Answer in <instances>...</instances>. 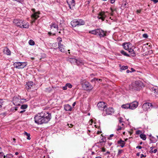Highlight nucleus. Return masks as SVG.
Returning <instances> with one entry per match:
<instances>
[{
	"mask_svg": "<svg viewBox=\"0 0 158 158\" xmlns=\"http://www.w3.org/2000/svg\"><path fill=\"white\" fill-rule=\"evenodd\" d=\"M51 118V114L46 111L42 112L36 114L34 117L35 123L41 124L48 123Z\"/></svg>",
	"mask_w": 158,
	"mask_h": 158,
	"instance_id": "nucleus-1",
	"label": "nucleus"
},
{
	"mask_svg": "<svg viewBox=\"0 0 158 158\" xmlns=\"http://www.w3.org/2000/svg\"><path fill=\"white\" fill-rule=\"evenodd\" d=\"M13 23L17 26L21 28H28L29 27V24L28 23H25L22 22V20H20L18 19L14 20Z\"/></svg>",
	"mask_w": 158,
	"mask_h": 158,
	"instance_id": "nucleus-2",
	"label": "nucleus"
},
{
	"mask_svg": "<svg viewBox=\"0 0 158 158\" xmlns=\"http://www.w3.org/2000/svg\"><path fill=\"white\" fill-rule=\"evenodd\" d=\"M124 48L126 50H128L132 56H134L135 54L133 50L131 48V45L130 43H124L123 45Z\"/></svg>",
	"mask_w": 158,
	"mask_h": 158,
	"instance_id": "nucleus-3",
	"label": "nucleus"
},
{
	"mask_svg": "<svg viewBox=\"0 0 158 158\" xmlns=\"http://www.w3.org/2000/svg\"><path fill=\"white\" fill-rule=\"evenodd\" d=\"M89 33L93 34L98 35L100 37H102L106 35V32L104 30H90Z\"/></svg>",
	"mask_w": 158,
	"mask_h": 158,
	"instance_id": "nucleus-4",
	"label": "nucleus"
},
{
	"mask_svg": "<svg viewBox=\"0 0 158 158\" xmlns=\"http://www.w3.org/2000/svg\"><path fill=\"white\" fill-rule=\"evenodd\" d=\"M82 87L86 90H91L93 89L92 86L89 83L85 80H84L82 83Z\"/></svg>",
	"mask_w": 158,
	"mask_h": 158,
	"instance_id": "nucleus-5",
	"label": "nucleus"
},
{
	"mask_svg": "<svg viewBox=\"0 0 158 158\" xmlns=\"http://www.w3.org/2000/svg\"><path fill=\"white\" fill-rule=\"evenodd\" d=\"M114 110L112 108H106L105 109H103V113L102 114L103 115H109L113 113Z\"/></svg>",
	"mask_w": 158,
	"mask_h": 158,
	"instance_id": "nucleus-6",
	"label": "nucleus"
},
{
	"mask_svg": "<svg viewBox=\"0 0 158 158\" xmlns=\"http://www.w3.org/2000/svg\"><path fill=\"white\" fill-rule=\"evenodd\" d=\"M153 107V105L151 103L146 102L143 105L142 108L143 110L147 111L150 109L151 107L152 108Z\"/></svg>",
	"mask_w": 158,
	"mask_h": 158,
	"instance_id": "nucleus-7",
	"label": "nucleus"
},
{
	"mask_svg": "<svg viewBox=\"0 0 158 158\" xmlns=\"http://www.w3.org/2000/svg\"><path fill=\"white\" fill-rule=\"evenodd\" d=\"M97 106L99 109L100 110H103V109H105L106 108V106L105 105V103L103 102H100L98 103Z\"/></svg>",
	"mask_w": 158,
	"mask_h": 158,
	"instance_id": "nucleus-8",
	"label": "nucleus"
},
{
	"mask_svg": "<svg viewBox=\"0 0 158 158\" xmlns=\"http://www.w3.org/2000/svg\"><path fill=\"white\" fill-rule=\"evenodd\" d=\"M58 48L59 50L61 52H66V49L65 48V46L62 44L60 42H58Z\"/></svg>",
	"mask_w": 158,
	"mask_h": 158,
	"instance_id": "nucleus-9",
	"label": "nucleus"
},
{
	"mask_svg": "<svg viewBox=\"0 0 158 158\" xmlns=\"http://www.w3.org/2000/svg\"><path fill=\"white\" fill-rule=\"evenodd\" d=\"M138 102L136 101H134L129 104L130 105V109L134 110L138 106Z\"/></svg>",
	"mask_w": 158,
	"mask_h": 158,
	"instance_id": "nucleus-10",
	"label": "nucleus"
},
{
	"mask_svg": "<svg viewBox=\"0 0 158 158\" xmlns=\"http://www.w3.org/2000/svg\"><path fill=\"white\" fill-rule=\"evenodd\" d=\"M106 17L105 12L102 11L99 13L97 17L98 19H101L103 21L104 20Z\"/></svg>",
	"mask_w": 158,
	"mask_h": 158,
	"instance_id": "nucleus-11",
	"label": "nucleus"
},
{
	"mask_svg": "<svg viewBox=\"0 0 158 158\" xmlns=\"http://www.w3.org/2000/svg\"><path fill=\"white\" fill-rule=\"evenodd\" d=\"M67 3L69 5L70 9H73V8L75 6V2L74 0H67Z\"/></svg>",
	"mask_w": 158,
	"mask_h": 158,
	"instance_id": "nucleus-12",
	"label": "nucleus"
},
{
	"mask_svg": "<svg viewBox=\"0 0 158 158\" xmlns=\"http://www.w3.org/2000/svg\"><path fill=\"white\" fill-rule=\"evenodd\" d=\"M39 13L34 12V13L32 15L31 17L32 19V22H34L35 20L39 17Z\"/></svg>",
	"mask_w": 158,
	"mask_h": 158,
	"instance_id": "nucleus-13",
	"label": "nucleus"
},
{
	"mask_svg": "<svg viewBox=\"0 0 158 158\" xmlns=\"http://www.w3.org/2000/svg\"><path fill=\"white\" fill-rule=\"evenodd\" d=\"M151 90L152 92L155 94V96L156 97H158V87H153L151 89Z\"/></svg>",
	"mask_w": 158,
	"mask_h": 158,
	"instance_id": "nucleus-14",
	"label": "nucleus"
},
{
	"mask_svg": "<svg viewBox=\"0 0 158 158\" xmlns=\"http://www.w3.org/2000/svg\"><path fill=\"white\" fill-rule=\"evenodd\" d=\"M64 108L66 111H71L72 110V108L69 104H66L64 106Z\"/></svg>",
	"mask_w": 158,
	"mask_h": 158,
	"instance_id": "nucleus-15",
	"label": "nucleus"
},
{
	"mask_svg": "<svg viewBox=\"0 0 158 158\" xmlns=\"http://www.w3.org/2000/svg\"><path fill=\"white\" fill-rule=\"evenodd\" d=\"M3 52L4 54L7 55H10L11 54L10 50L7 47H6L4 49Z\"/></svg>",
	"mask_w": 158,
	"mask_h": 158,
	"instance_id": "nucleus-16",
	"label": "nucleus"
},
{
	"mask_svg": "<svg viewBox=\"0 0 158 158\" xmlns=\"http://www.w3.org/2000/svg\"><path fill=\"white\" fill-rule=\"evenodd\" d=\"M71 25L73 27L78 26L77 19H74L71 22Z\"/></svg>",
	"mask_w": 158,
	"mask_h": 158,
	"instance_id": "nucleus-17",
	"label": "nucleus"
},
{
	"mask_svg": "<svg viewBox=\"0 0 158 158\" xmlns=\"http://www.w3.org/2000/svg\"><path fill=\"white\" fill-rule=\"evenodd\" d=\"M69 61L72 64L76 63L77 65L80 64L79 63H78V62H80V61L78 60L75 59H69Z\"/></svg>",
	"mask_w": 158,
	"mask_h": 158,
	"instance_id": "nucleus-18",
	"label": "nucleus"
},
{
	"mask_svg": "<svg viewBox=\"0 0 158 158\" xmlns=\"http://www.w3.org/2000/svg\"><path fill=\"white\" fill-rule=\"evenodd\" d=\"M117 143L120 145V146L122 148H123L124 147L125 143V142L121 139L118 141Z\"/></svg>",
	"mask_w": 158,
	"mask_h": 158,
	"instance_id": "nucleus-19",
	"label": "nucleus"
},
{
	"mask_svg": "<svg viewBox=\"0 0 158 158\" xmlns=\"http://www.w3.org/2000/svg\"><path fill=\"white\" fill-rule=\"evenodd\" d=\"M77 23L78 24V26H80L82 25H84L85 24L84 21L81 19H77Z\"/></svg>",
	"mask_w": 158,
	"mask_h": 158,
	"instance_id": "nucleus-20",
	"label": "nucleus"
},
{
	"mask_svg": "<svg viewBox=\"0 0 158 158\" xmlns=\"http://www.w3.org/2000/svg\"><path fill=\"white\" fill-rule=\"evenodd\" d=\"M50 28L51 29H58V26L55 23H52L50 25Z\"/></svg>",
	"mask_w": 158,
	"mask_h": 158,
	"instance_id": "nucleus-21",
	"label": "nucleus"
},
{
	"mask_svg": "<svg viewBox=\"0 0 158 158\" xmlns=\"http://www.w3.org/2000/svg\"><path fill=\"white\" fill-rule=\"evenodd\" d=\"M121 107L124 109H130V105L129 104H126L123 105Z\"/></svg>",
	"mask_w": 158,
	"mask_h": 158,
	"instance_id": "nucleus-22",
	"label": "nucleus"
},
{
	"mask_svg": "<svg viewBox=\"0 0 158 158\" xmlns=\"http://www.w3.org/2000/svg\"><path fill=\"white\" fill-rule=\"evenodd\" d=\"M21 62H16L14 63V65L15 67L17 69H19V66H20V64H21Z\"/></svg>",
	"mask_w": 158,
	"mask_h": 158,
	"instance_id": "nucleus-23",
	"label": "nucleus"
},
{
	"mask_svg": "<svg viewBox=\"0 0 158 158\" xmlns=\"http://www.w3.org/2000/svg\"><path fill=\"white\" fill-rule=\"evenodd\" d=\"M143 81H140L139 80V87H140L141 88H142L143 87H144V84L143 83Z\"/></svg>",
	"mask_w": 158,
	"mask_h": 158,
	"instance_id": "nucleus-24",
	"label": "nucleus"
},
{
	"mask_svg": "<svg viewBox=\"0 0 158 158\" xmlns=\"http://www.w3.org/2000/svg\"><path fill=\"white\" fill-rule=\"evenodd\" d=\"M140 137L143 140H145L146 139V135L143 133L140 134Z\"/></svg>",
	"mask_w": 158,
	"mask_h": 158,
	"instance_id": "nucleus-25",
	"label": "nucleus"
},
{
	"mask_svg": "<svg viewBox=\"0 0 158 158\" xmlns=\"http://www.w3.org/2000/svg\"><path fill=\"white\" fill-rule=\"evenodd\" d=\"M27 65V64L25 62H21V64H20V66H19V69H23Z\"/></svg>",
	"mask_w": 158,
	"mask_h": 158,
	"instance_id": "nucleus-26",
	"label": "nucleus"
},
{
	"mask_svg": "<svg viewBox=\"0 0 158 158\" xmlns=\"http://www.w3.org/2000/svg\"><path fill=\"white\" fill-rule=\"evenodd\" d=\"M27 85L28 86V88H31L33 85V83L32 81L28 82L27 83Z\"/></svg>",
	"mask_w": 158,
	"mask_h": 158,
	"instance_id": "nucleus-27",
	"label": "nucleus"
},
{
	"mask_svg": "<svg viewBox=\"0 0 158 158\" xmlns=\"http://www.w3.org/2000/svg\"><path fill=\"white\" fill-rule=\"evenodd\" d=\"M24 135L27 136V139L28 140H30L31 139L30 137V134L29 133H28L26 132H25Z\"/></svg>",
	"mask_w": 158,
	"mask_h": 158,
	"instance_id": "nucleus-28",
	"label": "nucleus"
},
{
	"mask_svg": "<svg viewBox=\"0 0 158 158\" xmlns=\"http://www.w3.org/2000/svg\"><path fill=\"white\" fill-rule=\"evenodd\" d=\"M132 84L133 88L137 89L138 87V85L137 82H136L135 83H133Z\"/></svg>",
	"mask_w": 158,
	"mask_h": 158,
	"instance_id": "nucleus-29",
	"label": "nucleus"
},
{
	"mask_svg": "<svg viewBox=\"0 0 158 158\" xmlns=\"http://www.w3.org/2000/svg\"><path fill=\"white\" fill-rule=\"evenodd\" d=\"M29 44L31 45H33L35 44V42L32 40H31L29 41Z\"/></svg>",
	"mask_w": 158,
	"mask_h": 158,
	"instance_id": "nucleus-30",
	"label": "nucleus"
},
{
	"mask_svg": "<svg viewBox=\"0 0 158 158\" xmlns=\"http://www.w3.org/2000/svg\"><path fill=\"white\" fill-rule=\"evenodd\" d=\"M121 53L124 55V56H129V55L125 51L123 50H122L121 51Z\"/></svg>",
	"mask_w": 158,
	"mask_h": 158,
	"instance_id": "nucleus-31",
	"label": "nucleus"
},
{
	"mask_svg": "<svg viewBox=\"0 0 158 158\" xmlns=\"http://www.w3.org/2000/svg\"><path fill=\"white\" fill-rule=\"evenodd\" d=\"M27 107V105H23L21 106V108L22 109H26Z\"/></svg>",
	"mask_w": 158,
	"mask_h": 158,
	"instance_id": "nucleus-32",
	"label": "nucleus"
},
{
	"mask_svg": "<svg viewBox=\"0 0 158 158\" xmlns=\"http://www.w3.org/2000/svg\"><path fill=\"white\" fill-rule=\"evenodd\" d=\"M128 67L127 66H123L121 68V69L122 70H125L128 69Z\"/></svg>",
	"mask_w": 158,
	"mask_h": 158,
	"instance_id": "nucleus-33",
	"label": "nucleus"
},
{
	"mask_svg": "<svg viewBox=\"0 0 158 158\" xmlns=\"http://www.w3.org/2000/svg\"><path fill=\"white\" fill-rule=\"evenodd\" d=\"M66 86L70 88H71L72 87V85L69 83L66 84Z\"/></svg>",
	"mask_w": 158,
	"mask_h": 158,
	"instance_id": "nucleus-34",
	"label": "nucleus"
},
{
	"mask_svg": "<svg viewBox=\"0 0 158 158\" xmlns=\"http://www.w3.org/2000/svg\"><path fill=\"white\" fill-rule=\"evenodd\" d=\"M143 37L145 38H147L148 37V36L147 34H144L143 35Z\"/></svg>",
	"mask_w": 158,
	"mask_h": 158,
	"instance_id": "nucleus-35",
	"label": "nucleus"
},
{
	"mask_svg": "<svg viewBox=\"0 0 158 158\" xmlns=\"http://www.w3.org/2000/svg\"><path fill=\"white\" fill-rule=\"evenodd\" d=\"M3 102L2 100L1 99L0 100V108L2 107V106L3 105Z\"/></svg>",
	"mask_w": 158,
	"mask_h": 158,
	"instance_id": "nucleus-36",
	"label": "nucleus"
},
{
	"mask_svg": "<svg viewBox=\"0 0 158 158\" xmlns=\"http://www.w3.org/2000/svg\"><path fill=\"white\" fill-rule=\"evenodd\" d=\"M146 157V155L145 154H141L140 155V158H145Z\"/></svg>",
	"mask_w": 158,
	"mask_h": 158,
	"instance_id": "nucleus-37",
	"label": "nucleus"
},
{
	"mask_svg": "<svg viewBox=\"0 0 158 158\" xmlns=\"http://www.w3.org/2000/svg\"><path fill=\"white\" fill-rule=\"evenodd\" d=\"M155 147H150V150L149 151V152L152 153V152L153 151V149L155 148Z\"/></svg>",
	"mask_w": 158,
	"mask_h": 158,
	"instance_id": "nucleus-38",
	"label": "nucleus"
},
{
	"mask_svg": "<svg viewBox=\"0 0 158 158\" xmlns=\"http://www.w3.org/2000/svg\"><path fill=\"white\" fill-rule=\"evenodd\" d=\"M57 41H59V42L61 43V42H62V40L61 38L60 37H58L57 38Z\"/></svg>",
	"mask_w": 158,
	"mask_h": 158,
	"instance_id": "nucleus-39",
	"label": "nucleus"
},
{
	"mask_svg": "<svg viewBox=\"0 0 158 158\" xmlns=\"http://www.w3.org/2000/svg\"><path fill=\"white\" fill-rule=\"evenodd\" d=\"M123 152V150H118V155H119L120 154H121L122 152Z\"/></svg>",
	"mask_w": 158,
	"mask_h": 158,
	"instance_id": "nucleus-40",
	"label": "nucleus"
},
{
	"mask_svg": "<svg viewBox=\"0 0 158 158\" xmlns=\"http://www.w3.org/2000/svg\"><path fill=\"white\" fill-rule=\"evenodd\" d=\"M123 118L121 117H120L119 118V121L120 123H122L123 121Z\"/></svg>",
	"mask_w": 158,
	"mask_h": 158,
	"instance_id": "nucleus-41",
	"label": "nucleus"
},
{
	"mask_svg": "<svg viewBox=\"0 0 158 158\" xmlns=\"http://www.w3.org/2000/svg\"><path fill=\"white\" fill-rule=\"evenodd\" d=\"M52 45L53 47L57 48V44L56 43L53 44Z\"/></svg>",
	"mask_w": 158,
	"mask_h": 158,
	"instance_id": "nucleus-42",
	"label": "nucleus"
},
{
	"mask_svg": "<svg viewBox=\"0 0 158 158\" xmlns=\"http://www.w3.org/2000/svg\"><path fill=\"white\" fill-rule=\"evenodd\" d=\"M80 61V62H78V63H79L80 64L79 65H80L81 64H84V62H83L82 60H79Z\"/></svg>",
	"mask_w": 158,
	"mask_h": 158,
	"instance_id": "nucleus-43",
	"label": "nucleus"
},
{
	"mask_svg": "<svg viewBox=\"0 0 158 158\" xmlns=\"http://www.w3.org/2000/svg\"><path fill=\"white\" fill-rule=\"evenodd\" d=\"M151 1L153 2L154 3H156L158 2V0H151Z\"/></svg>",
	"mask_w": 158,
	"mask_h": 158,
	"instance_id": "nucleus-44",
	"label": "nucleus"
},
{
	"mask_svg": "<svg viewBox=\"0 0 158 158\" xmlns=\"http://www.w3.org/2000/svg\"><path fill=\"white\" fill-rule=\"evenodd\" d=\"M63 89L64 90L67 89V86H66V84L65 86L63 87Z\"/></svg>",
	"mask_w": 158,
	"mask_h": 158,
	"instance_id": "nucleus-45",
	"label": "nucleus"
},
{
	"mask_svg": "<svg viewBox=\"0 0 158 158\" xmlns=\"http://www.w3.org/2000/svg\"><path fill=\"white\" fill-rule=\"evenodd\" d=\"M122 128L121 127L118 126V129H117V130L118 131H119L122 129Z\"/></svg>",
	"mask_w": 158,
	"mask_h": 158,
	"instance_id": "nucleus-46",
	"label": "nucleus"
},
{
	"mask_svg": "<svg viewBox=\"0 0 158 158\" xmlns=\"http://www.w3.org/2000/svg\"><path fill=\"white\" fill-rule=\"evenodd\" d=\"M7 155V156H6V158H9L8 156H10L12 157H13V156L11 154H10L8 155Z\"/></svg>",
	"mask_w": 158,
	"mask_h": 158,
	"instance_id": "nucleus-47",
	"label": "nucleus"
},
{
	"mask_svg": "<svg viewBox=\"0 0 158 158\" xmlns=\"http://www.w3.org/2000/svg\"><path fill=\"white\" fill-rule=\"evenodd\" d=\"M67 125L69 126V127H73V125L72 124H69V123H68Z\"/></svg>",
	"mask_w": 158,
	"mask_h": 158,
	"instance_id": "nucleus-48",
	"label": "nucleus"
},
{
	"mask_svg": "<svg viewBox=\"0 0 158 158\" xmlns=\"http://www.w3.org/2000/svg\"><path fill=\"white\" fill-rule=\"evenodd\" d=\"M157 151V149H154L153 151L152 152V153H156Z\"/></svg>",
	"mask_w": 158,
	"mask_h": 158,
	"instance_id": "nucleus-49",
	"label": "nucleus"
},
{
	"mask_svg": "<svg viewBox=\"0 0 158 158\" xmlns=\"http://www.w3.org/2000/svg\"><path fill=\"white\" fill-rule=\"evenodd\" d=\"M115 1V0H110V2L111 3H114Z\"/></svg>",
	"mask_w": 158,
	"mask_h": 158,
	"instance_id": "nucleus-50",
	"label": "nucleus"
},
{
	"mask_svg": "<svg viewBox=\"0 0 158 158\" xmlns=\"http://www.w3.org/2000/svg\"><path fill=\"white\" fill-rule=\"evenodd\" d=\"M1 149V148H0V149ZM0 155H1L2 156H3L4 155V153L3 152H0Z\"/></svg>",
	"mask_w": 158,
	"mask_h": 158,
	"instance_id": "nucleus-51",
	"label": "nucleus"
},
{
	"mask_svg": "<svg viewBox=\"0 0 158 158\" xmlns=\"http://www.w3.org/2000/svg\"><path fill=\"white\" fill-rule=\"evenodd\" d=\"M19 100L18 99V98H14V102H15V101H16V100Z\"/></svg>",
	"mask_w": 158,
	"mask_h": 158,
	"instance_id": "nucleus-52",
	"label": "nucleus"
},
{
	"mask_svg": "<svg viewBox=\"0 0 158 158\" xmlns=\"http://www.w3.org/2000/svg\"><path fill=\"white\" fill-rule=\"evenodd\" d=\"M131 72L135 71V70L134 69H133V68H131Z\"/></svg>",
	"mask_w": 158,
	"mask_h": 158,
	"instance_id": "nucleus-53",
	"label": "nucleus"
},
{
	"mask_svg": "<svg viewBox=\"0 0 158 158\" xmlns=\"http://www.w3.org/2000/svg\"><path fill=\"white\" fill-rule=\"evenodd\" d=\"M98 80V79H97V78H94V79H93V80H91V81H95V80L97 81V80Z\"/></svg>",
	"mask_w": 158,
	"mask_h": 158,
	"instance_id": "nucleus-54",
	"label": "nucleus"
},
{
	"mask_svg": "<svg viewBox=\"0 0 158 158\" xmlns=\"http://www.w3.org/2000/svg\"><path fill=\"white\" fill-rule=\"evenodd\" d=\"M111 15H113V10L112 9V8H111Z\"/></svg>",
	"mask_w": 158,
	"mask_h": 158,
	"instance_id": "nucleus-55",
	"label": "nucleus"
},
{
	"mask_svg": "<svg viewBox=\"0 0 158 158\" xmlns=\"http://www.w3.org/2000/svg\"><path fill=\"white\" fill-rule=\"evenodd\" d=\"M130 72L131 73V71H129V70H127V73H129Z\"/></svg>",
	"mask_w": 158,
	"mask_h": 158,
	"instance_id": "nucleus-56",
	"label": "nucleus"
},
{
	"mask_svg": "<svg viewBox=\"0 0 158 158\" xmlns=\"http://www.w3.org/2000/svg\"><path fill=\"white\" fill-rule=\"evenodd\" d=\"M76 102H74L73 103V106H75V105H76Z\"/></svg>",
	"mask_w": 158,
	"mask_h": 158,
	"instance_id": "nucleus-57",
	"label": "nucleus"
},
{
	"mask_svg": "<svg viewBox=\"0 0 158 158\" xmlns=\"http://www.w3.org/2000/svg\"><path fill=\"white\" fill-rule=\"evenodd\" d=\"M102 151L103 152H104L105 151V149L104 148H102Z\"/></svg>",
	"mask_w": 158,
	"mask_h": 158,
	"instance_id": "nucleus-58",
	"label": "nucleus"
},
{
	"mask_svg": "<svg viewBox=\"0 0 158 158\" xmlns=\"http://www.w3.org/2000/svg\"><path fill=\"white\" fill-rule=\"evenodd\" d=\"M35 9H31L32 11L33 12H35Z\"/></svg>",
	"mask_w": 158,
	"mask_h": 158,
	"instance_id": "nucleus-59",
	"label": "nucleus"
},
{
	"mask_svg": "<svg viewBox=\"0 0 158 158\" xmlns=\"http://www.w3.org/2000/svg\"><path fill=\"white\" fill-rule=\"evenodd\" d=\"M135 133L136 134H138V130H137L135 131Z\"/></svg>",
	"mask_w": 158,
	"mask_h": 158,
	"instance_id": "nucleus-60",
	"label": "nucleus"
},
{
	"mask_svg": "<svg viewBox=\"0 0 158 158\" xmlns=\"http://www.w3.org/2000/svg\"><path fill=\"white\" fill-rule=\"evenodd\" d=\"M48 34L49 35H51L52 33L51 32H48Z\"/></svg>",
	"mask_w": 158,
	"mask_h": 158,
	"instance_id": "nucleus-61",
	"label": "nucleus"
},
{
	"mask_svg": "<svg viewBox=\"0 0 158 158\" xmlns=\"http://www.w3.org/2000/svg\"><path fill=\"white\" fill-rule=\"evenodd\" d=\"M18 154H19V153H18V152H16L15 153V154L16 155H18Z\"/></svg>",
	"mask_w": 158,
	"mask_h": 158,
	"instance_id": "nucleus-62",
	"label": "nucleus"
},
{
	"mask_svg": "<svg viewBox=\"0 0 158 158\" xmlns=\"http://www.w3.org/2000/svg\"><path fill=\"white\" fill-rule=\"evenodd\" d=\"M113 135H114L113 134H111V135H110V137H113Z\"/></svg>",
	"mask_w": 158,
	"mask_h": 158,
	"instance_id": "nucleus-63",
	"label": "nucleus"
},
{
	"mask_svg": "<svg viewBox=\"0 0 158 158\" xmlns=\"http://www.w3.org/2000/svg\"><path fill=\"white\" fill-rule=\"evenodd\" d=\"M95 158H101V157L100 156H98V157H96Z\"/></svg>",
	"mask_w": 158,
	"mask_h": 158,
	"instance_id": "nucleus-64",
	"label": "nucleus"
}]
</instances>
